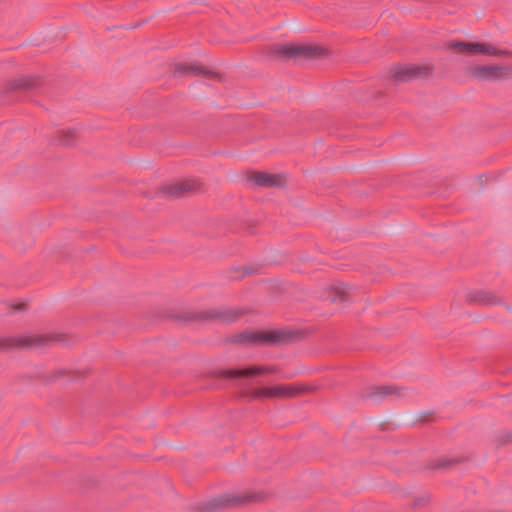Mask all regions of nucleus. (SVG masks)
<instances>
[{
    "label": "nucleus",
    "instance_id": "nucleus-9",
    "mask_svg": "<svg viewBox=\"0 0 512 512\" xmlns=\"http://www.w3.org/2000/svg\"><path fill=\"white\" fill-rule=\"evenodd\" d=\"M495 180L493 176L490 175H479L470 180V188L473 190L480 189H491V183Z\"/></svg>",
    "mask_w": 512,
    "mask_h": 512
},
{
    "label": "nucleus",
    "instance_id": "nucleus-7",
    "mask_svg": "<svg viewBox=\"0 0 512 512\" xmlns=\"http://www.w3.org/2000/svg\"><path fill=\"white\" fill-rule=\"evenodd\" d=\"M203 188L202 182L197 178H187L166 186L162 192H196Z\"/></svg>",
    "mask_w": 512,
    "mask_h": 512
},
{
    "label": "nucleus",
    "instance_id": "nucleus-8",
    "mask_svg": "<svg viewBox=\"0 0 512 512\" xmlns=\"http://www.w3.org/2000/svg\"><path fill=\"white\" fill-rule=\"evenodd\" d=\"M393 78L395 81L404 82L411 80L416 77L418 73L417 68H403V67H395L393 70Z\"/></svg>",
    "mask_w": 512,
    "mask_h": 512
},
{
    "label": "nucleus",
    "instance_id": "nucleus-1",
    "mask_svg": "<svg viewBox=\"0 0 512 512\" xmlns=\"http://www.w3.org/2000/svg\"><path fill=\"white\" fill-rule=\"evenodd\" d=\"M243 189H274L288 190L295 189L292 177L287 173H270L254 171L243 180Z\"/></svg>",
    "mask_w": 512,
    "mask_h": 512
},
{
    "label": "nucleus",
    "instance_id": "nucleus-4",
    "mask_svg": "<svg viewBox=\"0 0 512 512\" xmlns=\"http://www.w3.org/2000/svg\"><path fill=\"white\" fill-rule=\"evenodd\" d=\"M278 371L275 366L259 365L251 366L243 369H229L224 372L227 377H253L256 375L274 374Z\"/></svg>",
    "mask_w": 512,
    "mask_h": 512
},
{
    "label": "nucleus",
    "instance_id": "nucleus-2",
    "mask_svg": "<svg viewBox=\"0 0 512 512\" xmlns=\"http://www.w3.org/2000/svg\"><path fill=\"white\" fill-rule=\"evenodd\" d=\"M305 390L303 386L296 384L261 386L254 388L250 393V397L258 400H284L294 398Z\"/></svg>",
    "mask_w": 512,
    "mask_h": 512
},
{
    "label": "nucleus",
    "instance_id": "nucleus-6",
    "mask_svg": "<svg viewBox=\"0 0 512 512\" xmlns=\"http://www.w3.org/2000/svg\"><path fill=\"white\" fill-rule=\"evenodd\" d=\"M317 48L306 44H284L276 48V53L284 57H295L300 55H312Z\"/></svg>",
    "mask_w": 512,
    "mask_h": 512
},
{
    "label": "nucleus",
    "instance_id": "nucleus-3",
    "mask_svg": "<svg viewBox=\"0 0 512 512\" xmlns=\"http://www.w3.org/2000/svg\"><path fill=\"white\" fill-rule=\"evenodd\" d=\"M447 48L459 49L466 51L469 55L473 54H487L497 55L499 50L487 43H465L458 41H449L446 43Z\"/></svg>",
    "mask_w": 512,
    "mask_h": 512
},
{
    "label": "nucleus",
    "instance_id": "nucleus-11",
    "mask_svg": "<svg viewBox=\"0 0 512 512\" xmlns=\"http://www.w3.org/2000/svg\"><path fill=\"white\" fill-rule=\"evenodd\" d=\"M404 188L405 189H416V188H418V186L415 184L409 183Z\"/></svg>",
    "mask_w": 512,
    "mask_h": 512
},
{
    "label": "nucleus",
    "instance_id": "nucleus-10",
    "mask_svg": "<svg viewBox=\"0 0 512 512\" xmlns=\"http://www.w3.org/2000/svg\"><path fill=\"white\" fill-rule=\"evenodd\" d=\"M12 345L32 346L33 343L30 340L19 339V340H11V343H9L8 346H12Z\"/></svg>",
    "mask_w": 512,
    "mask_h": 512
},
{
    "label": "nucleus",
    "instance_id": "nucleus-5",
    "mask_svg": "<svg viewBox=\"0 0 512 512\" xmlns=\"http://www.w3.org/2000/svg\"><path fill=\"white\" fill-rule=\"evenodd\" d=\"M281 339L282 335L274 331L243 333L239 336V341L255 344H275Z\"/></svg>",
    "mask_w": 512,
    "mask_h": 512
}]
</instances>
